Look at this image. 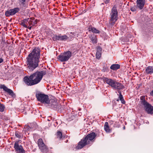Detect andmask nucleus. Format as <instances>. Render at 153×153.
Listing matches in <instances>:
<instances>
[{
  "instance_id": "f257e3e1",
  "label": "nucleus",
  "mask_w": 153,
  "mask_h": 153,
  "mask_svg": "<svg viewBox=\"0 0 153 153\" xmlns=\"http://www.w3.org/2000/svg\"><path fill=\"white\" fill-rule=\"evenodd\" d=\"M40 50L38 48H35L26 58V62L28 67L33 71L38 66L40 58Z\"/></svg>"
},
{
  "instance_id": "f03ea898",
  "label": "nucleus",
  "mask_w": 153,
  "mask_h": 153,
  "mask_svg": "<svg viewBox=\"0 0 153 153\" xmlns=\"http://www.w3.org/2000/svg\"><path fill=\"white\" fill-rule=\"evenodd\" d=\"M46 74L45 71H37L30 76H25L23 80L28 86H32L39 83L42 80L43 76Z\"/></svg>"
},
{
  "instance_id": "7ed1b4c3",
  "label": "nucleus",
  "mask_w": 153,
  "mask_h": 153,
  "mask_svg": "<svg viewBox=\"0 0 153 153\" xmlns=\"http://www.w3.org/2000/svg\"><path fill=\"white\" fill-rule=\"evenodd\" d=\"M103 80L104 83H106L111 86L113 89L118 90V92L119 94V97L120 100L123 98L121 91H119L125 88L124 86L122 84L107 77H103Z\"/></svg>"
},
{
  "instance_id": "20e7f679",
  "label": "nucleus",
  "mask_w": 153,
  "mask_h": 153,
  "mask_svg": "<svg viewBox=\"0 0 153 153\" xmlns=\"http://www.w3.org/2000/svg\"><path fill=\"white\" fill-rule=\"evenodd\" d=\"M72 53L70 51L61 53L57 57L58 59L61 62H67L71 57Z\"/></svg>"
},
{
  "instance_id": "39448f33",
  "label": "nucleus",
  "mask_w": 153,
  "mask_h": 153,
  "mask_svg": "<svg viewBox=\"0 0 153 153\" xmlns=\"http://www.w3.org/2000/svg\"><path fill=\"white\" fill-rule=\"evenodd\" d=\"M36 96L37 101L42 103L46 104L49 102L48 96L44 93L40 92L37 93Z\"/></svg>"
},
{
  "instance_id": "423d86ee",
  "label": "nucleus",
  "mask_w": 153,
  "mask_h": 153,
  "mask_svg": "<svg viewBox=\"0 0 153 153\" xmlns=\"http://www.w3.org/2000/svg\"><path fill=\"white\" fill-rule=\"evenodd\" d=\"M46 107L48 108H51L54 110H56L59 108L60 106L57 101L53 99H50L49 100V102L47 103Z\"/></svg>"
},
{
  "instance_id": "0eeeda50",
  "label": "nucleus",
  "mask_w": 153,
  "mask_h": 153,
  "mask_svg": "<svg viewBox=\"0 0 153 153\" xmlns=\"http://www.w3.org/2000/svg\"><path fill=\"white\" fill-rule=\"evenodd\" d=\"M28 20H22L21 21L19 24L27 28V26L26 25L27 24V23L29 24V25L33 26L37 24L39 20H29V21Z\"/></svg>"
},
{
  "instance_id": "6e6552de",
  "label": "nucleus",
  "mask_w": 153,
  "mask_h": 153,
  "mask_svg": "<svg viewBox=\"0 0 153 153\" xmlns=\"http://www.w3.org/2000/svg\"><path fill=\"white\" fill-rule=\"evenodd\" d=\"M90 144L86 138L84 137L78 143L77 145L76 146V149H81L86 145Z\"/></svg>"
},
{
  "instance_id": "1a4fd4ad",
  "label": "nucleus",
  "mask_w": 153,
  "mask_h": 153,
  "mask_svg": "<svg viewBox=\"0 0 153 153\" xmlns=\"http://www.w3.org/2000/svg\"><path fill=\"white\" fill-rule=\"evenodd\" d=\"M37 142L39 148L42 152L46 153L48 151L47 147L44 143L42 139H39Z\"/></svg>"
},
{
  "instance_id": "9d476101",
  "label": "nucleus",
  "mask_w": 153,
  "mask_h": 153,
  "mask_svg": "<svg viewBox=\"0 0 153 153\" xmlns=\"http://www.w3.org/2000/svg\"><path fill=\"white\" fill-rule=\"evenodd\" d=\"M0 88L2 89L4 91L7 93L12 97H15V95L13 91L12 90L8 88L4 84L1 85H0Z\"/></svg>"
},
{
  "instance_id": "9b49d317",
  "label": "nucleus",
  "mask_w": 153,
  "mask_h": 153,
  "mask_svg": "<svg viewBox=\"0 0 153 153\" xmlns=\"http://www.w3.org/2000/svg\"><path fill=\"white\" fill-rule=\"evenodd\" d=\"M14 148L16 151L19 153H25V151L22 146V145H19V141H16L15 142Z\"/></svg>"
},
{
  "instance_id": "f8f14e48",
  "label": "nucleus",
  "mask_w": 153,
  "mask_h": 153,
  "mask_svg": "<svg viewBox=\"0 0 153 153\" xmlns=\"http://www.w3.org/2000/svg\"><path fill=\"white\" fill-rule=\"evenodd\" d=\"M68 38V37L67 35H64L62 36L61 34H59V35H54L53 37V39L54 41L58 40L65 41Z\"/></svg>"
},
{
  "instance_id": "ddd939ff",
  "label": "nucleus",
  "mask_w": 153,
  "mask_h": 153,
  "mask_svg": "<svg viewBox=\"0 0 153 153\" xmlns=\"http://www.w3.org/2000/svg\"><path fill=\"white\" fill-rule=\"evenodd\" d=\"M97 135V134H95V133L92 132L88 134L87 136H85V137L90 144L91 143L93 142L95 140V138Z\"/></svg>"
},
{
  "instance_id": "4468645a",
  "label": "nucleus",
  "mask_w": 153,
  "mask_h": 153,
  "mask_svg": "<svg viewBox=\"0 0 153 153\" xmlns=\"http://www.w3.org/2000/svg\"><path fill=\"white\" fill-rule=\"evenodd\" d=\"M19 11V9L18 7L15 8L5 12V15L8 16H10L13 15L18 12Z\"/></svg>"
},
{
  "instance_id": "2eb2a0df",
  "label": "nucleus",
  "mask_w": 153,
  "mask_h": 153,
  "mask_svg": "<svg viewBox=\"0 0 153 153\" xmlns=\"http://www.w3.org/2000/svg\"><path fill=\"white\" fill-rule=\"evenodd\" d=\"M110 15L111 16V19H117L118 16V12L115 6H114L113 7Z\"/></svg>"
},
{
  "instance_id": "dca6fc26",
  "label": "nucleus",
  "mask_w": 153,
  "mask_h": 153,
  "mask_svg": "<svg viewBox=\"0 0 153 153\" xmlns=\"http://www.w3.org/2000/svg\"><path fill=\"white\" fill-rule=\"evenodd\" d=\"M145 96H141L140 97V102L142 105L144 106L146 108L147 106H148L150 104L148 103L145 99Z\"/></svg>"
},
{
  "instance_id": "f3484780",
  "label": "nucleus",
  "mask_w": 153,
  "mask_h": 153,
  "mask_svg": "<svg viewBox=\"0 0 153 153\" xmlns=\"http://www.w3.org/2000/svg\"><path fill=\"white\" fill-rule=\"evenodd\" d=\"M145 3V0H137V6L140 9H141L143 8Z\"/></svg>"
},
{
  "instance_id": "a211bd4d",
  "label": "nucleus",
  "mask_w": 153,
  "mask_h": 153,
  "mask_svg": "<svg viewBox=\"0 0 153 153\" xmlns=\"http://www.w3.org/2000/svg\"><path fill=\"white\" fill-rule=\"evenodd\" d=\"M97 51L96 57L97 59H100L101 56L102 48L100 46H98L97 47Z\"/></svg>"
},
{
  "instance_id": "6ab92c4d",
  "label": "nucleus",
  "mask_w": 153,
  "mask_h": 153,
  "mask_svg": "<svg viewBox=\"0 0 153 153\" xmlns=\"http://www.w3.org/2000/svg\"><path fill=\"white\" fill-rule=\"evenodd\" d=\"M145 108V110L147 113L150 114H153V106L150 104Z\"/></svg>"
},
{
  "instance_id": "aec40b11",
  "label": "nucleus",
  "mask_w": 153,
  "mask_h": 153,
  "mask_svg": "<svg viewBox=\"0 0 153 153\" xmlns=\"http://www.w3.org/2000/svg\"><path fill=\"white\" fill-rule=\"evenodd\" d=\"M88 29L89 31H91L94 33H99L100 31L95 27H92L91 25H90Z\"/></svg>"
},
{
  "instance_id": "412c9836",
  "label": "nucleus",
  "mask_w": 153,
  "mask_h": 153,
  "mask_svg": "<svg viewBox=\"0 0 153 153\" xmlns=\"http://www.w3.org/2000/svg\"><path fill=\"white\" fill-rule=\"evenodd\" d=\"M146 72L148 74H152L153 73V67L149 66L146 68L145 70Z\"/></svg>"
},
{
  "instance_id": "4be33fe9",
  "label": "nucleus",
  "mask_w": 153,
  "mask_h": 153,
  "mask_svg": "<svg viewBox=\"0 0 153 153\" xmlns=\"http://www.w3.org/2000/svg\"><path fill=\"white\" fill-rule=\"evenodd\" d=\"M120 68V65L118 64H113L110 67V69L114 71H116Z\"/></svg>"
},
{
  "instance_id": "5701e85b",
  "label": "nucleus",
  "mask_w": 153,
  "mask_h": 153,
  "mask_svg": "<svg viewBox=\"0 0 153 153\" xmlns=\"http://www.w3.org/2000/svg\"><path fill=\"white\" fill-rule=\"evenodd\" d=\"M104 130L107 132H110L111 131V130L109 129L108 126V124L107 122L105 123L104 125Z\"/></svg>"
},
{
  "instance_id": "b1692460",
  "label": "nucleus",
  "mask_w": 153,
  "mask_h": 153,
  "mask_svg": "<svg viewBox=\"0 0 153 153\" xmlns=\"http://www.w3.org/2000/svg\"><path fill=\"white\" fill-rule=\"evenodd\" d=\"M90 39L93 44H96L97 43V39L96 36H91L90 37Z\"/></svg>"
},
{
  "instance_id": "393cba45",
  "label": "nucleus",
  "mask_w": 153,
  "mask_h": 153,
  "mask_svg": "<svg viewBox=\"0 0 153 153\" xmlns=\"http://www.w3.org/2000/svg\"><path fill=\"white\" fill-rule=\"evenodd\" d=\"M56 135L57 138H59V139L61 140L62 139V134L61 131H57Z\"/></svg>"
},
{
  "instance_id": "a878e982",
  "label": "nucleus",
  "mask_w": 153,
  "mask_h": 153,
  "mask_svg": "<svg viewBox=\"0 0 153 153\" xmlns=\"http://www.w3.org/2000/svg\"><path fill=\"white\" fill-rule=\"evenodd\" d=\"M15 134L16 137L18 138H22V134L21 132H20L18 131H15Z\"/></svg>"
},
{
  "instance_id": "bb28decb",
  "label": "nucleus",
  "mask_w": 153,
  "mask_h": 153,
  "mask_svg": "<svg viewBox=\"0 0 153 153\" xmlns=\"http://www.w3.org/2000/svg\"><path fill=\"white\" fill-rule=\"evenodd\" d=\"M117 20H109V25H114Z\"/></svg>"
},
{
  "instance_id": "cd10ccee",
  "label": "nucleus",
  "mask_w": 153,
  "mask_h": 153,
  "mask_svg": "<svg viewBox=\"0 0 153 153\" xmlns=\"http://www.w3.org/2000/svg\"><path fill=\"white\" fill-rule=\"evenodd\" d=\"M5 108V107L4 105L0 103V112H3Z\"/></svg>"
},
{
  "instance_id": "c85d7f7f",
  "label": "nucleus",
  "mask_w": 153,
  "mask_h": 153,
  "mask_svg": "<svg viewBox=\"0 0 153 153\" xmlns=\"http://www.w3.org/2000/svg\"><path fill=\"white\" fill-rule=\"evenodd\" d=\"M26 0H19V2L21 3V5L24 7L26 6L25 4V2Z\"/></svg>"
},
{
  "instance_id": "c756f323",
  "label": "nucleus",
  "mask_w": 153,
  "mask_h": 153,
  "mask_svg": "<svg viewBox=\"0 0 153 153\" xmlns=\"http://www.w3.org/2000/svg\"><path fill=\"white\" fill-rule=\"evenodd\" d=\"M137 7H136L134 6V7H132L131 8V10L132 11H134L136 10Z\"/></svg>"
},
{
  "instance_id": "7c9ffc66",
  "label": "nucleus",
  "mask_w": 153,
  "mask_h": 153,
  "mask_svg": "<svg viewBox=\"0 0 153 153\" xmlns=\"http://www.w3.org/2000/svg\"><path fill=\"white\" fill-rule=\"evenodd\" d=\"M121 102V103L123 104H125V103H126V102L124 100V99L123 98V99L121 100H120Z\"/></svg>"
},
{
  "instance_id": "2f4dec72",
  "label": "nucleus",
  "mask_w": 153,
  "mask_h": 153,
  "mask_svg": "<svg viewBox=\"0 0 153 153\" xmlns=\"http://www.w3.org/2000/svg\"><path fill=\"white\" fill-rule=\"evenodd\" d=\"M104 0V2L106 4H108L110 1V0Z\"/></svg>"
},
{
  "instance_id": "473e14b6",
  "label": "nucleus",
  "mask_w": 153,
  "mask_h": 153,
  "mask_svg": "<svg viewBox=\"0 0 153 153\" xmlns=\"http://www.w3.org/2000/svg\"><path fill=\"white\" fill-rule=\"evenodd\" d=\"M4 61L3 59L1 58H0V63Z\"/></svg>"
},
{
  "instance_id": "72a5a7b5",
  "label": "nucleus",
  "mask_w": 153,
  "mask_h": 153,
  "mask_svg": "<svg viewBox=\"0 0 153 153\" xmlns=\"http://www.w3.org/2000/svg\"><path fill=\"white\" fill-rule=\"evenodd\" d=\"M150 94L152 95L153 96V90H152V92L150 93Z\"/></svg>"
},
{
  "instance_id": "f704fd0d",
  "label": "nucleus",
  "mask_w": 153,
  "mask_h": 153,
  "mask_svg": "<svg viewBox=\"0 0 153 153\" xmlns=\"http://www.w3.org/2000/svg\"><path fill=\"white\" fill-rule=\"evenodd\" d=\"M32 26H31L30 27H28V28L29 29V30H31V28H32Z\"/></svg>"
},
{
  "instance_id": "c9c22d12",
  "label": "nucleus",
  "mask_w": 153,
  "mask_h": 153,
  "mask_svg": "<svg viewBox=\"0 0 153 153\" xmlns=\"http://www.w3.org/2000/svg\"><path fill=\"white\" fill-rule=\"evenodd\" d=\"M119 101V99H118L117 100V101L118 102V101Z\"/></svg>"
}]
</instances>
